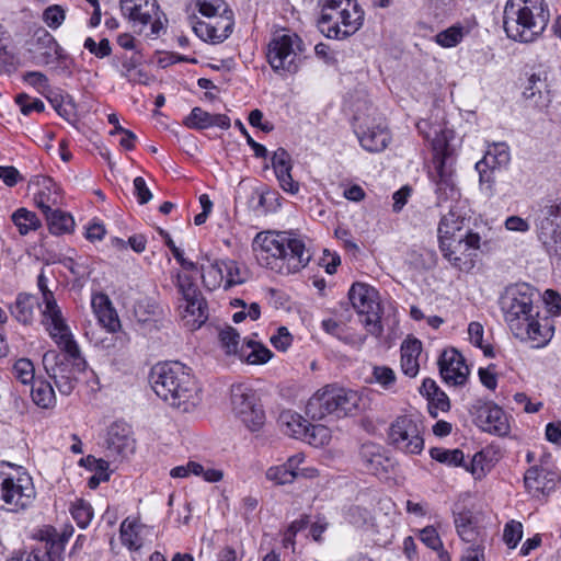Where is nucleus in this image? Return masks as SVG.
Here are the masks:
<instances>
[{
  "mask_svg": "<svg viewBox=\"0 0 561 561\" xmlns=\"http://www.w3.org/2000/svg\"><path fill=\"white\" fill-rule=\"evenodd\" d=\"M500 308L513 335L520 341H529L534 347L547 345L553 336V319L546 313L539 293L526 283L505 288L500 297Z\"/></svg>",
  "mask_w": 561,
  "mask_h": 561,
  "instance_id": "1",
  "label": "nucleus"
},
{
  "mask_svg": "<svg viewBox=\"0 0 561 561\" xmlns=\"http://www.w3.org/2000/svg\"><path fill=\"white\" fill-rule=\"evenodd\" d=\"M433 148L435 151L433 158L434 169L430 172V178L436 185L435 193L437 205L443 206L444 203H450L448 205V214L442 217L438 225L439 248L444 256L455 267L461 270L462 257L454 256L455 250L451 249V240L457 236V232L461 230L465 219L453 205L460 196L454 179V160L448 151V145L445 139H434Z\"/></svg>",
  "mask_w": 561,
  "mask_h": 561,
  "instance_id": "2",
  "label": "nucleus"
},
{
  "mask_svg": "<svg viewBox=\"0 0 561 561\" xmlns=\"http://www.w3.org/2000/svg\"><path fill=\"white\" fill-rule=\"evenodd\" d=\"M252 249L260 265L282 275L298 273L312 256L304 239L287 231L259 232Z\"/></svg>",
  "mask_w": 561,
  "mask_h": 561,
  "instance_id": "3",
  "label": "nucleus"
},
{
  "mask_svg": "<svg viewBox=\"0 0 561 561\" xmlns=\"http://www.w3.org/2000/svg\"><path fill=\"white\" fill-rule=\"evenodd\" d=\"M58 350H49L43 355V367L47 376L62 396H70L78 383L79 374L87 369L88 363L70 332L49 335Z\"/></svg>",
  "mask_w": 561,
  "mask_h": 561,
  "instance_id": "4",
  "label": "nucleus"
},
{
  "mask_svg": "<svg viewBox=\"0 0 561 561\" xmlns=\"http://www.w3.org/2000/svg\"><path fill=\"white\" fill-rule=\"evenodd\" d=\"M149 381L154 393L172 408L190 411L198 403V388L190 368L180 362L156 364Z\"/></svg>",
  "mask_w": 561,
  "mask_h": 561,
  "instance_id": "5",
  "label": "nucleus"
},
{
  "mask_svg": "<svg viewBox=\"0 0 561 561\" xmlns=\"http://www.w3.org/2000/svg\"><path fill=\"white\" fill-rule=\"evenodd\" d=\"M549 18V10L543 0H507L503 26L510 38L530 43L545 31Z\"/></svg>",
  "mask_w": 561,
  "mask_h": 561,
  "instance_id": "6",
  "label": "nucleus"
},
{
  "mask_svg": "<svg viewBox=\"0 0 561 561\" xmlns=\"http://www.w3.org/2000/svg\"><path fill=\"white\" fill-rule=\"evenodd\" d=\"M360 401L362 398L357 391L337 385H327L308 400L306 413L317 421L328 415L345 417L357 412Z\"/></svg>",
  "mask_w": 561,
  "mask_h": 561,
  "instance_id": "7",
  "label": "nucleus"
},
{
  "mask_svg": "<svg viewBox=\"0 0 561 561\" xmlns=\"http://www.w3.org/2000/svg\"><path fill=\"white\" fill-rule=\"evenodd\" d=\"M34 499L32 478L24 472H13L11 463H0V508L14 513L24 511Z\"/></svg>",
  "mask_w": 561,
  "mask_h": 561,
  "instance_id": "8",
  "label": "nucleus"
},
{
  "mask_svg": "<svg viewBox=\"0 0 561 561\" xmlns=\"http://www.w3.org/2000/svg\"><path fill=\"white\" fill-rule=\"evenodd\" d=\"M348 299L353 308L362 316L367 331L380 336L383 332L381 324V305L378 291L364 283H355L348 290Z\"/></svg>",
  "mask_w": 561,
  "mask_h": 561,
  "instance_id": "9",
  "label": "nucleus"
},
{
  "mask_svg": "<svg viewBox=\"0 0 561 561\" xmlns=\"http://www.w3.org/2000/svg\"><path fill=\"white\" fill-rule=\"evenodd\" d=\"M301 39L296 34H274L267 45V61L275 72L295 73L299 68Z\"/></svg>",
  "mask_w": 561,
  "mask_h": 561,
  "instance_id": "10",
  "label": "nucleus"
},
{
  "mask_svg": "<svg viewBox=\"0 0 561 561\" xmlns=\"http://www.w3.org/2000/svg\"><path fill=\"white\" fill-rule=\"evenodd\" d=\"M280 431L296 439L307 442L312 446H323L329 443L331 435L328 427L312 425L299 413L291 410H284L277 419Z\"/></svg>",
  "mask_w": 561,
  "mask_h": 561,
  "instance_id": "11",
  "label": "nucleus"
},
{
  "mask_svg": "<svg viewBox=\"0 0 561 561\" xmlns=\"http://www.w3.org/2000/svg\"><path fill=\"white\" fill-rule=\"evenodd\" d=\"M231 408L234 415L251 431H259L265 414L252 389L239 383L231 387Z\"/></svg>",
  "mask_w": 561,
  "mask_h": 561,
  "instance_id": "12",
  "label": "nucleus"
},
{
  "mask_svg": "<svg viewBox=\"0 0 561 561\" xmlns=\"http://www.w3.org/2000/svg\"><path fill=\"white\" fill-rule=\"evenodd\" d=\"M389 444L410 455H419L424 448L420 424L409 415L397 417L388 432Z\"/></svg>",
  "mask_w": 561,
  "mask_h": 561,
  "instance_id": "13",
  "label": "nucleus"
},
{
  "mask_svg": "<svg viewBox=\"0 0 561 561\" xmlns=\"http://www.w3.org/2000/svg\"><path fill=\"white\" fill-rule=\"evenodd\" d=\"M119 7L123 16L128 20L133 28L142 32L150 24L151 34H159L162 23L158 16L159 4L157 0H121Z\"/></svg>",
  "mask_w": 561,
  "mask_h": 561,
  "instance_id": "14",
  "label": "nucleus"
},
{
  "mask_svg": "<svg viewBox=\"0 0 561 561\" xmlns=\"http://www.w3.org/2000/svg\"><path fill=\"white\" fill-rule=\"evenodd\" d=\"M539 240L550 255L561 257V207L547 205L536 219Z\"/></svg>",
  "mask_w": 561,
  "mask_h": 561,
  "instance_id": "15",
  "label": "nucleus"
},
{
  "mask_svg": "<svg viewBox=\"0 0 561 561\" xmlns=\"http://www.w3.org/2000/svg\"><path fill=\"white\" fill-rule=\"evenodd\" d=\"M476 424L484 432L504 436L510 432L505 412L492 402L477 400L469 409Z\"/></svg>",
  "mask_w": 561,
  "mask_h": 561,
  "instance_id": "16",
  "label": "nucleus"
},
{
  "mask_svg": "<svg viewBox=\"0 0 561 561\" xmlns=\"http://www.w3.org/2000/svg\"><path fill=\"white\" fill-rule=\"evenodd\" d=\"M175 286L186 302L185 312L193 318L194 327L201 328L208 318L207 304L193 279L181 273L176 274Z\"/></svg>",
  "mask_w": 561,
  "mask_h": 561,
  "instance_id": "17",
  "label": "nucleus"
},
{
  "mask_svg": "<svg viewBox=\"0 0 561 561\" xmlns=\"http://www.w3.org/2000/svg\"><path fill=\"white\" fill-rule=\"evenodd\" d=\"M213 21L204 22L198 21L193 26L195 34L207 42L210 41L213 43H221L232 32L233 27V13L231 10L226 12H220L215 18H211Z\"/></svg>",
  "mask_w": 561,
  "mask_h": 561,
  "instance_id": "18",
  "label": "nucleus"
},
{
  "mask_svg": "<svg viewBox=\"0 0 561 561\" xmlns=\"http://www.w3.org/2000/svg\"><path fill=\"white\" fill-rule=\"evenodd\" d=\"M438 366L439 374L446 383L461 386L467 381L469 368L457 350H445L439 357Z\"/></svg>",
  "mask_w": 561,
  "mask_h": 561,
  "instance_id": "19",
  "label": "nucleus"
},
{
  "mask_svg": "<svg viewBox=\"0 0 561 561\" xmlns=\"http://www.w3.org/2000/svg\"><path fill=\"white\" fill-rule=\"evenodd\" d=\"M343 4L351 5L353 0H319L321 7V14L318 19L317 25L319 31L328 38L341 39L340 34V8Z\"/></svg>",
  "mask_w": 561,
  "mask_h": 561,
  "instance_id": "20",
  "label": "nucleus"
},
{
  "mask_svg": "<svg viewBox=\"0 0 561 561\" xmlns=\"http://www.w3.org/2000/svg\"><path fill=\"white\" fill-rule=\"evenodd\" d=\"M42 301L44 309L42 310V323L49 335L54 333L70 332V328L62 316L61 309L58 306L54 293L49 289L42 293Z\"/></svg>",
  "mask_w": 561,
  "mask_h": 561,
  "instance_id": "21",
  "label": "nucleus"
},
{
  "mask_svg": "<svg viewBox=\"0 0 561 561\" xmlns=\"http://www.w3.org/2000/svg\"><path fill=\"white\" fill-rule=\"evenodd\" d=\"M32 51L33 59L38 66L55 65L65 58L64 49L47 31H43L37 36Z\"/></svg>",
  "mask_w": 561,
  "mask_h": 561,
  "instance_id": "22",
  "label": "nucleus"
},
{
  "mask_svg": "<svg viewBox=\"0 0 561 561\" xmlns=\"http://www.w3.org/2000/svg\"><path fill=\"white\" fill-rule=\"evenodd\" d=\"M360 146L369 152H380L387 148L390 142V133L387 126L379 122L376 125L355 127Z\"/></svg>",
  "mask_w": 561,
  "mask_h": 561,
  "instance_id": "23",
  "label": "nucleus"
},
{
  "mask_svg": "<svg viewBox=\"0 0 561 561\" xmlns=\"http://www.w3.org/2000/svg\"><path fill=\"white\" fill-rule=\"evenodd\" d=\"M359 456L366 471L375 476L386 474L393 467L392 460L382 453L379 445L374 443L363 444Z\"/></svg>",
  "mask_w": 561,
  "mask_h": 561,
  "instance_id": "24",
  "label": "nucleus"
},
{
  "mask_svg": "<svg viewBox=\"0 0 561 561\" xmlns=\"http://www.w3.org/2000/svg\"><path fill=\"white\" fill-rule=\"evenodd\" d=\"M106 448L110 456L126 457L135 448L130 428L126 424L114 423L107 431Z\"/></svg>",
  "mask_w": 561,
  "mask_h": 561,
  "instance_id": "25",
  "label": "nucleus"
},
{
  "mask_svg": "<svg viewBox=\"0 0 561 561\" xmlns=\"http://www.w3.org/2000/svg\"><path fill=\"white\" fill-rule=\"evenodd\" d=\"M272 167L279 182L280 187L290 194H296L299 191V183L294 181L291 176V158L290 154L284 149L278 148L272 157Z\"/></svg>",
  "mask_w": 561,
  "mask_h": 561,
  "instance_id": "26",
  "label": "nucleus"
},
{
  "mask_svg": "<svg viewBox=\"0 0 561 561\" xmlns=\"http://www.w3.org/2000/svg\"><path fill=\"white\" fill-rule=\"evenodd\" d=\"M34 184L37 186V192L34 193L35 205L45 214L58 206L60 203L59 187L47 176H37Z\"/></svg>",
  "mask_w": 561,
  "mask_h": 561,
  "instance_id": "27",
  "label": "nucleus"
},
{
  "mask_svg": "<svg viewBox=\"0 0 561 561\" xmlns=\"http://www.w3.org/2000/svg\"><path fill=\"white\" fill-rule=\"evenodd\" d=\"M92 306L96 312L100 323L107 329L108 332H116L121 328V322L116 310L113 308L108 297L104 294H99L93 297Z\"/></svg>",
  "mask_w": 561,
  "mask_h": 561,
  "instance_id": "28",
  "label": "nucleus"
},
{
  "mask_svg": "<svg viewBox=\"0 0 561 561\" xmlns=\"http://www.w3.org/2000/svg\"><path fill=\"white\" fill-rule=\"evenodd\" d=\"M340 34L341 39L347 38L355 34L363 25L364 12L359 9L356 0H353V4H343L340 8Z\"/></svg>",
  "mask_w": 561,
  "mask_h": 561,
  "instance_id": "29",
  "label": "nucleus"
},
{
  "mask_svg": "<svg viewBox=\"0 0 561 561\" xmlns=\"http://www.w3.org/2000/svg\"><path fill=\"white\" fill-rule=\"evenodd\" d=\"M422 353V343L412 337L401 345V368L404 375L415 377L420 369L419 356Z\"/></svg>",
  "mask_w": 561,
  "mask_h": 561,
  "instance_id": "30",
  "label": "nucleus"
},
{
  "mask_svg": "<svg viewBox=\"0 0 561 561\" xmlns=\"http://www.w3.org/2000/svg\"><path fill=\"white\" fill-rule=\"evenodd\" d=\"M510 160L511 153L505 142L492 144L488 147L484 157L476 163V169H481V167L492 170L500 169L507 165Z\"/></svg>",
  "mask_w": 561,
  "mask_h": 561,
  "instance_id": "31",
  "label": "nucleus"
},
{
  "mask_svg": "<svg viewBox=\"0 0 561 561\" xmlns=\"http://www.w3.org/2000/svg\"><path fill=\"white\" fill-rule=\"evenodd\" d=\"M144 527L145 526L139 524L137 519L125 518L119 527L122 543L129 550H139L144 545L140 536Z\"/></svg>",
  "mask_w": 561,
  "mask_h": 561,
  "instance_id": "32",
  "label": "nucleus"
},
{
  "mask_svg": "<svg viewBox=\"0 0 561 561\" xmlns=\"http://www.w3.org/2000/svg\"><path fill=\"white\" fill-rule=\"evenodd\" d=\"M272 355V352L263 344L250 340L240 346L238 357L249 364L261 365L267 363Z\"/></svg>",
  "mask_w": 561,
  "mask_h": 561,
  "instance_id": "33",
  "label": "nucleus"
},
{
  "mask_svg": "<svg viewBox=\"0 0 561 561\" xmlns=\"http://www.w3.org/2000/svg\"><path fill=\"white\" fill-rule=\"evenodd\" d=\"M47 220L48 229L53 234H62L72 231L75 220L70 214L59 209H51L44 214Z\"/></svg>",
  "mask_w": 561,
  "mask_h": 561,
  "instance_id": "34",
  "label": "nucleus"
},
{
  "mask_svg": "<svg viewBox=\"0 0 561 561\" xmlns=\"http://www.w3.org/2000/svg\"><path fill=\"white\" fill-rule=\"evenodd\" d=\"M33 402L42 409H50L56 403V396L53 386L44 380H36L31 391Z\"/></svg>",
  "mask_w": 561,
  "mask_h": 561,
  "instance_id": "35",
  "label": "nucleus"
},
{
  "mask_svg": "<svg viewBox=\"0 0 561 561\" xmlns=\"http://www.w3.org/2000/svg\"><path fill=\"white\" fill-rule=\"evenodd\" d=\"M35 304L36 300L32 295L19 294L11 312L19 322L28 324L34 318Z\"/></svg>",
  "mask_w": 561,
  "mask_h": 561,
  "instance_id": "36",
  "label": "nucleus"
},
{
  "mask_svg": "<svg viewBox=\"0 0 561 561\" xmlns=\"http://www.w3.org/2000/svg\"><path fill=\"white\" fill-rule=\"evenodd\" d=\"M201 272L204 286L209 290L216 289L222 283L225 284L224 261L210 262L208 265L203 264Z\"/></svg>",
  "mask_w": 561,
  "mask_h": 561,
  "instance_id": "37",
  "label": "nucleus"
},
{
  "mask_svg": "<svg viewBox=\"0 0 561 561\" xmlns=\"http://www.w3.org/2000/svg\"><path fill=\"white\" fill-rule=\"evenodd\" d=\"M455 525L459 537L466 541L474 543L478 537V530L474 525L471 512L466 511L455 516Z\"/></svg>",
  "mask_w": 561,
  "mask_h": 561,
  "instance_id": "38",
  "label": "nucleus"
},
{
  "mask_svg": "<svg viewBox=\"0 0 561 561\" xmlns=\"http://www.w3.org/2000/svg\"><path fill=\"white\" fill-rule=\"evenodd\" d=\"M119 72L122 77L134 84H149L151 81V77L138 68V62L134 57L123 60Z\"/></svg>",
  "mask_w": 561,
  "mask_h": 561,
  "instance_id": "39",
  "label": "nucleus"
},
{
  "mask_svg": "<svg viewBox=\"0 0 561 561\" xmlns=\"http://www.w3.org/2000/svg\"><path fill=\"white\" fill-rule=\"evenodd\" d=\"M468 31L461 24H455L435 35V43L444 48L457 46Z\"/></svg>",
  "mask_w": 561,
  "mask_h": 561,
  "instance_id": "40",
  "label": "nucleus"
},
{
  "mask_svg": "<svg viewBox=\"0 0 561 561\" xmlns=\"http://www.w3.org/2000/svg\"><path fill=\"white\" fill-rule=\"evenodd\" d=\"M12 220L18 227L21 234H27L32 230H36L41 226V221L36 214L25 208H19L12 215Z\"/></svg>",
  "mask_w": 561,
  "mask_h": 561,
  "instance_id": "41",
  "label": "nucleus"
},
{
  "mask_svg": "<svg viewBox=\"0 0 561 561\" xmlns=\"http://www.w3.org/2000/svg\"><path fill=\"white\" fill-rule=\"evenodd\" d=\"M220 347L227 355H239L240 335L237 330L230 325H225L218 332Z\"/></svg>",
  "mask_w": 561,
  "mask_h": 561,
  "instance_id": "42",
  "label": "nucleus"
},
{
  "mask_svg": "<svg viewBox=\"0 0 561 561\" xmlns=\"http://www.w3.org/2000/svg\"><path fill=\"white\" fill-rule=\"evenodd\" d=\"M431 457L442 463H446L449 466H462L465 455L462 450L456 449H445L440 447H433L430 450Z\"/></svg>",
  "mask_w": 561,
  "mask_h": 561,
  "instance_id": "43",
  "label": "nucleus"
},
{
  "mask_svg": "<svg viewBox=\"0 0 561 561\" xmlns=\"http://www.w3.org/2000/svg\"><path fill=\"white\" fill-rule=\"evenodd\" d=\"M70 513L75 522L80 528H87L93 517V510L90 503L79 499L72 503Z\"/></svg>",
  "mask_w": 561,
  "mask_h": 561,
  "instance_id": "44",
  "label": "nucleus"
},
{
  "mask_svg": "<svg viewBox=\"0 0 561 561\" xmlns=\"http://www.w3.org/2000/svg\"><path fill=\"white\" fill-rule=\"evenodd\" d=\"M541 472L542 469H540L538 466H533L526 471L524 476L525 488L534 495H538L540 493L543 494L546 491L547 483L543 482Z\"/></svg>",
  "mask_w": 561,
  "mask_h": 561,
  "instance_id": "45",
  "label": "nucleus"
},
{
  "mask_svg": "<svg viewBox=\"0 0 561 561\" xmlns=\"http://www.w3.org/2000/svg\"><path fill=\"white\" fill-rule=\"evenodd\" d=\"M453 250H455L454 256H458L460 252L465 254L467 250H478L480 247V236L474 232H466L465 234H457L453 240Z\"/></svg>",
  "mask_w": 561,
  "mask_h": 561,
  "instance_id": "46",
  "label": "nucleus"
},
{
  "mask_svg": "<svg viewBox=\"0 0 561 561\" xmlns=\"http://www.w3.org/2000/svg\"><path fill=\"white\" fill-rule=\"evenodd\" d=\"M71 534H69V536ZM67 539L68 535L64 534L62 537H60L57 540H47L45 542H42L43 548L39 549L44 554V559L47 557L48 561H62V552Z\"/></svg>",
  "mask_w": 561,
  "mask_h": 561,
  "instance_id": "47",
  "label": "nucleus"
},
{
  "mask_svg": "<svg viewBox=\"0 0 561 561\" xmlns=\"http://www.w3.org/2000/svg\"><path fill=\"white\" fill-rule=\"evenodd\" d=\"M345 519L356 527H363L373 520V514L366 507L352 505L345 512Z\"/></svg>",
  "mask_w": 561,
  "mask_h": 561,
  "instance_id": "48",
  "label": "nucleus"
},
{
  "mask_svg": "<svg viewBox=\"0 0 561 561\" xmlns=\"http://www.w3.org/2000/svg\"><path fill=\"white\" fill-rule=\"evenodd\" d=\"M13 375L22 383L27 385L34 381L35 368L28 358H20L13 365Z\"/></svg>",
  "mask_w": 561,
  "mask_h": 561,
  "instance_id": "49",
  "label": "nucleus"
},
{
  "mask_svg": "<svg viewBox=\"0 0 561 561\" xmlns=\"http://www.w3.org/2000/svg\"><path fill=\"white\" fill-rule=\"evenodd\" d=\"M211 114L202 110L201 107H194L191 114L185 118L184 124L188 128L205 129L211 127Z\"/></svg>",
  "mask_w": 561,
  "mask_h": 561,
  "instance_id": "50",
  "label": "nucleus"
},
{
  "mask_svg": "<svg viewBox=\"0 0 561 561\" xmlns=\"http://www.w3.org/2000/svg\"><path fill=\"white\" fill-rule=\"evenodd\" d=\"M195 5L206 18H215L220 12L229 10L224 0H195Z\"/></svg>",
  "mask_w": 561,
  "mask_h": 561,
  "instance_id": "51",
  "label": "nucleus"
},
{
  "mask_svg": "<svg viewBox=\"0 0 561 561\" xmlns=\"http://www.w3.org/2000/svg\"><path fill=\"white\" fill-rule=\"evenodd\" d=\"M15 103L20 106L24 115H30L32 112L42 113L45 110V104L39 99H34L26 93H20L15 96Z\"/></svg>",
  "mask_w": 561,
  "mask_h": 561,
  "instance_id": "52",
  "label": "nucleus"
},
{
  "mask_svg": "<svg viewBox=\"0 0 561 561\" xmlns=\"http://www.w3.org/2000/svg\"><path fill=\"white\" fill-rule=\"evenodd\" d=\"M523 537V525L519 522H508L503 531V540L510 549L516 548Z\"/></svg>",
  "mask_w": 561,
  "mask_h": 561,
  "instance_id": "53",
  "label": "nucleus"
},
{
  "mask_svg": "<svg viewBox=\"0 0 561 561\" xmlns=\"http://www.w3.org/2000/svg\"><path fill=\"white\" fill-rule=\"evenodd\" d=\"M225 270V284L224 288L227 290L234 285L242 284L244 278L241 276L240 268L236 261H224Z\"/></svg>",
  "mask_w": 561,
  "mask_h": 561,
  "instance_id": "54",
  "label": "nucleus"
},
{
  "mask_svg": "<svg viewBox=\"0 0 561 561\" xmlns=\"http://www.w3.org/2000/svg\"><path fill=\"white\" fill-rule=\"evenodd\" d=\"M65 10L58 4L49 5L43 13L44 22L53 30L58 28L65 21Z\"/></svg>",
  "mask_w": 561,
  "mask_h": 561,
  "instance_id": "55",
  "label": "nucleus"
},
{
  "mask_svg": "<svg viewBox=\"0 0 561 561\" xmlns=\"http://www.w3.org/2000/svg\"><path fill=\"white\" fill-rule=\"evenodd\" d=\"M266 478L276 484H286L294 481L293 471L286 469L284 465L271 467L266 471Z\"/></svg>",
  "mask_w": 561,
  "mask_h": 561,
  "instance_id": "56",
  "label": "nucleus"
},
{
  "mask_svg": "<svg viewBox=\"0 0 561 561\" xmlns=\"http://www.w3.org/2000/svg\"><path fill=\"white\" fill-rule=\"evenodd\" d=\"M373 376L375 380L386 389L391 388L396 382L394 371L387 366H376Z\"/></svg>",
  "mask_w": 561,
  "mask_h": 561,
  "instance_id": "57",
  "label": "nucleus"
},
{
  "mask_svg": "<svg viewBox=\"0 0 561 561\" xmlns=\"http://www.w3.org/2000/svg\"><path fill=\"white\" fill-rule=\"evenodd\" d=\"M0 26V72H9L13 66V56L7 49L8 38Z\"/></svg>",
  "mask_w": 561,
  "mask_h": 561,
  "instance_id": "58",
  "label": "nucleus"
},
{
  "mask_svg": "<svg viewBox=\"0 0 561 561\" xmlns=\"http://www.w3.org/2000/svg\"><path fill=\"white\" fill-rule=\"evenodd\" d=\"M479 173L480 186L481 190L488 196L494 195V183L495 179L493 176V171L490 168L481 167V169H476Z\"/></svg>",
  "mask_w": 561,
  "mask_h": 561,
  "instance_id": "59",
  "label": "nucleus"
},
{
  "mask_svg": "<svg viewBox=\"0 0 561 561\" xmlns=\"http://www.w3.org/2000/svg\"><path fill=\"white\" fill-rule=\"evenodd\" d=\"M24 82L35 88L37 91L42 92L49 88L48 78L39 71H28L23 76Z\"/></svg>",
  "mask_w": 561,
  "mask_h": 561,
  "instance_id": "60",
  "label": "nucleus"
},
{
  "mask_svg": "<svg viewBox=\"0 0 561 561\" xmlns=\"http://www.w3.org/2000/svg\"><path fill=\"white\" fill-rule=\"evenodd\" d=\"M291 334L285 327H280L277 334L271 337L272 345L278 351H286L291 344Z\"/></svg>",
  "mask_w": 561,
  "mask_h": 561,
  "instance_id": "61",
  "label": "nucleus"
},
{
  "mask_svg": "<svg viewBox=\"0 0 561 561\" xmlns=\"http://www.w3.org/2000/svg\"><path fill=\"white\" fill-rule=\"evenodd\" d=\"M134 194L136 195L140 205L147 204L151 198L152 194L148 188L146 181L141 176H137L134 180Z\"/></svg>",
  "mask_w": 561,
  "mask_h": 561,
  "instance_id": "62",
  "label": "nucleus"
},
{
  "mask_svg": "<svg viewBox=\"0 0 561 561\" xmlns=\"http://www.w3.org/2000/svg\"><path fill=\"white\" fill-rule=\"evenodd\" d=\"M428 400H430V403H431L430 413L434 417H436L437 414L432 411L433 408L438 409V410H440L443 412H446V411H448L450 409L449 398L442 390L436 392L435 396H432Z\"/></svg>",
  "mask_w": 561,
  "mask_h": 561,
  "instance_id": "63",
  "label": "nucleus"
},
{
  "mask_svg": "<svg viewBox=\"0 0 561 561\" xmlns=\"http://www.w3.org/2000/svg\"><path fill=\"white\" fill-rule=\"evenodd\" d=\"M8 561H45L44 554L39 548L33 549L32 551H23L14 554Z\"/></svg>",
  "mask_w": 561,
  "mask_h": 561,
  "instance_id": "64",
  "label": "nucleus"
}]
</instances>
